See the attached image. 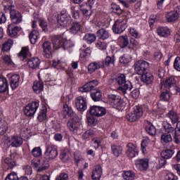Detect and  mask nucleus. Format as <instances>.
Here are the masks:
<instances>
[{
    "label": "nucleus",
    "mask_w": 180,
    "mask_h": 180,
    "mask_svg": "<svg viewBox=\"0 0 180 180\" xmlns=\"http://www.w3.org/2000/svg\"><path fill=\"white\" fill-rule=\"evenodd\" d=\"M126 29H127V19L124 16L119 17L115 21L112 27V30L115 34H122Z\"/></svg>",
    "instance_id": "obj_2"
},
{
    "label": "nucleus",
    "mask_w": 180,
    "mask_h": 180,
    "mask_svg": "<svg viewBox=\"0 0 180 180\" xmlns=\"http://www.w3.org/2000/svg\"><path fill=\"white\" fill-rule=\"evenodd\" d=\"M22 30V27L15 26L13 24H10L8 26L7 32H8V34L11 37H15V36H18V33Z\"/></svg>",
    "instance_id": "obj_26"
},
{
    "label": "nucleus",
    "mask_w": 180,
    "mask_h": 180,
    "mask_svg": "<svg viewBox=\"0 0 180 180\" xmlns=\"http://www.w3.org/2000/svg\"><path fill=\"white\" fill-rule=\"evenodd\" d=\"M144 127L146 131L149 134L150 136H155L157 134V129L148 120H146L144 122Z\"/></svg>",
    "instance_id": "obj_22"
},
{
    "label": "nucleus",
    "mask_w": 180,
    "mask_h": 180,
    "mask_svg": "<svg viewBox=\"0 0 180 180\" xmlns=\"http://www.w3.org/2000/svg\"><path fill=\"white\" fill-rule=\"evenodd\" d=\"M76 109L79 112H85L88 108V104L86 103V98L84 96H78L75 100Z\"/></svg>",
    "instance_id": "obj_12"
},
{
    "label": "nucleus",
    "mask_w": 180,
    "mask_h": 180,
    "mask_svg": "<svg viewBox=\"0 0 180 180\" xmlns=\"http://www.w3.org/2000/svg\"><path fill=\"white\" fill-rule=\"evenodd\" d=\"M115 56L112 55L111 56H109L107 53V56L103 60L100 61L101 63V66L103 68H105V67H110V65H115Z\"/></svg>",
    "instance_id": "obj_23"
},
{
    "label": "nucleus",
    "mask_w": 180,
    "mask_h": 180,
    "mask_svg": "<svg viewBox=\"0 0 180 180\" xmlns=\"http://www.w3.org/2000/svg\"><path fill=\"white\" fill-rule=\"evenodd\" d=\"M96 47L99 50H106L108 47V44L105 41H98L96 44Z\"/></svg>",
    "instance_id": "obj_58"
},
{
    "label": "nucleus",
    "mask_w": 180,
    "mask_h": 180,
    "mask_svg": "<svg viewBox=\"0 0 180 180\" xmlns=\"http://www.w3.org/2000/svg\"><path fill=\"white\" fill-rule=\"evenodd\" d=\"M46 117H47V108L44 107L42 109H41V110L39 111L37 116V120L39 122H43V120H46Z\"/></svg>",
    "instance_id": "obj_50"
},
{
    "label": "nucleus",
    "mask_w": 180,
    "mask_h": 180,
    "mask_svg": "<svg viewBox=\"0 0 180 180\" xmlns=\"http://www.w3.org/2000/svg\"><path fill=\"white\" fill-rule=\"evenodd\" d=\"M32 89L35 94H40V92H43L44 89V85L42 82H34Z\"/></svg>",
    "instance_id": "obj_45"
},
{
    "label": "nucleus",
    "mask_w": 180,
    "mask_h": 180,
    "mask_svg": "<svg viewBox=\"0 0 180 180\" xmlns=\"http://www.w3.org/2000/svg\"><path fill=\"white\" fill-rule=\"evenodd\" d=\"M175 154V150L174 149H167L161 153L162 158H165V160H169V158H172V155Z\"/></svg>",
    "instance_id": "obj_44"
},
{
    "label": "nucleus",
    "mask_w": 180,
    "mask_h": 180,
    "mask_svg": "<svg viewBox=\"0 0 180 180\" xmlns=\"http://www.w3.org/2000/svg\"><path fill=\"white\" fill-rule=\"evenodd\" d=\"M39 103L37 101H33L31 103H29L24 110V113L25 116L28 117H32L34 116L36 112H37V109H39Z\"/></svg>",
    "instance_id": "obj_7"
},
{
    "label": "nucleus",
    "mask_w": 180,
    "mask_h": 180,
    "mask_svg": "<svg viewBox=\"0 0 180 180\" xmlns=\"http://www.w3.org/2000/svg\"><path fill=\"white\" fill-rule=\"evenodd\" d=\"M42 47L44 56L46 57V58H51L52 54L51 43L49 41H46L43 44Z\"/></svg>",
    "instance_id": "obj_21"
},
{
    "label": "nucleus",
    "mask_w": 180,
    "mask_h": 180,
    "mask_svg": "<svg viewBox=\"0 0 180 180\" xmlns=\"http://www.w3.org/2000/svg\"><path fill=\"white\" fill-rule=\"evenodd\" d=\"M131 61V57L130 55H123L122 56L120 57V63L121 64H129Z\"/></svg>",
    "instance_id": "obj_56"
},
{
    "label": "nucleus",
    "mask_w": 180,
    "mask_h": 180,
    "mask_svg": "<svg viewBox=\"0 0 180 180\" xmlns=\"http://www.w3.org/2000/svg\"><path fill=\"white\" fill-rule=\"evenodd\" d=\"M63 112L64 113V117L65 119H67V116L68 117H70L72 119V117H77L78 116L75 112H74V110H72V108L68 104L65 103L63 106Z\"/></svg>",
    "instance_id": "obj_18"
},
{
    "label": "nucleus",
    "mask_w": 180,
    "mask_h": 180,
    "mask_svg": "<svg viewBox=\"0 0 180 180\" xmlns=\"http://www.w3.org/2000/svg\"><path fill=\"white\" fill-rule=\"evenodd\" d=\"M94 136H95V131L94 129H88L83 134L82 139L84 140H89V139L94 137Z\"/></svg>",
    "instance_id": "obj_54"
},
{
    "label": "nucleus",
    "mask_w": 180,
    "mask_h": 180,
    "mask_svg": "<svg viewBox=\"0 0 180 180\" xmlns=\"http://www.w3.org/2000/svg\"><path fill=\"white\" fill-rule=\"evenodd\" d=\"M30 40L32 44H36L37 43V40L39 37H40V33L37 30H32L29 35Z\"/></svg>",
    "instance_id": "obj_40"
},
{
    "label": "nucleus",
    "mask_w": 180,
    "mask_h": 180,
    "mask_svg": "<svg viewBox=\"0 0 180 180\" xmlns=\"http://www.w3.org/2000/svg\"><path fill=\"white\" fill-rule=\"evenodd\" d=\"M8 129V122L0 117V136H4Z\"/></svg>",
    "instance_id": "obj_41"
},
{
    "label": "nucleus",
    "mask_w": 180,
    "mask_h": 180,
    "mask_svg": "<svg viewBox=\"0 0 180 180\" xmlns=\"http://www.w3.org/2000/svg\"><path fill=\"white\" fill-rule=\"evenodd\" d=\"M45 155L49 157L50 160H54L58 155V150H57V146L48 143L46 145Z\"/></svg>",
    "instance_id": "obj_10"
},
{
    "label": "nucleus",
    "mask_w": 180,
    "mask_h": 180,
    "mask_svg": "<svg viewBox=\"0 0 180 180\" xmlns=\"http://www.w3.org/2000/svg\"><path fill=\"white\" fill-rule=\"evenodd\" d=\"M81 23L74 21L70 24L69 32L71 34H78L81 32Z\"/></svg>",
    "instance_id": "obj_24"
},
{
    "label": "nucleus",
    "mask_w": 180,
    "mask_h": 180,
    "mask_svg": "<svg viewBox=\"0 0 180 180\" xmlns=\"http://www.w3.org/2000/svg\"><path fill=\"white\" fill-rule=\"evenodd\" d=\"M88 112L91 116H96L97 117H101V116H104V115H106V109H105L103 107L98 105L91 106Z\"/></svg>",
    "instance_id": "obj_11"
},
{
    "label": "nucleus",
    "mask_w": 180,
    "mask_h": 180,
    "mask_svg": "<svg viewBox=\"0 0 180 180\" xmlns=\"http://www.w3.org/2000/svg\"><path fill=\"white\" fill-rule=\"evenodd\" d=\"M166 20L168 23H172L176 22L179 19V9L175 8L174 11L168 12L165 15Z\"/></svg>",
    "instance_id": "obj_17"
},
{
    "label": "nucleus",
    "mask_w": 180,
    "mask_h": 180,
    "mask_svg": "<svg viewBox=\"0 0 180 180\" xmlns=\"http://www.w3.org/2000/svg\"><path fill=\"white\" fill-rule=\"evenodd\" d=\"M2 60L4 64H7V65H13V61H12L11 56L5 55L4 56H3Z\"/></svg>",
    "instance_id": "obj_59"
},
{
    "label": "nucleus",
    "mask_w": 180,
    "mask_h": 180,
    "mask_svg": "<svg viewBox=\"0 0 180 180\" xmlns=\"http://www.w3.org/2000/svg\"><path fill=\"white\" fill-rule=\"evenodd\" d=\"M81 122V118L78 117H73L71 120L68 122V127L70 131L77 133L78 131V126Z\"/></svg>",
    "instance_id": "obj_13"
},
{
    "label": "nucleus",
    "mask_w": 180,
    "mask_h": 180,
    "mask_svg": "<svg viewBox=\"0 0 180 180\" xmlns=\"http://www.w3.org/2000/svg\"><path fill=\"white\" fill-rule=\"evenodd\" d=\"M148 159H139L135 161V167L138 171L146 172L148 169Z\"/></svg>",
    "instance_id": "obj_14"
},
{
    "label": "nucleus",
    "mask_w": 180,
    "mask_h": 180,
    "mask_svg": "<svg viewBox=\"0 0 180 180\" xmlns=\"http://www.w3.org/2000/svg\"><path fill=\"white\" fill-rule=\"evenodd\" d=\"M10 12V18L13 25H20L23 21V15L18 10L15 9V6L10 5L8 7Z\"/></svg>",
    "instance_id": "obj_4"
},
{
    "label": "nucleus",
    "mask_w": 180,
    "mask_h": 180,
    "mask_svg": "<svg viewBox=\"0 0 180 180\" xmlns=\"http://www.w3.org/2000/svg\"><path fill=\"white\" fill-rule=\"evenodd\" d=\"M172 136L171 134L165 133L161 135V142L163 144H168L169 143H172Z\"/></svg>",
    "instance_id": "obj_47"
},
{
    "label": "nucleus",
    "mask_w": 180,
    "mask_h": 180,
    "mask_svg": "<svg viewBox=\"0 0 180 180\" xmlns=\"http://www.w3.org/2000/svg\"><path fill=\"white\" fill-rule=\"evenodd\" d=\"M99 68H103L101 61L91 63L88 65V72L93 74V72H95L96 70H99Z\"/></svg>",
    "instance_id": "obj_36"
},
{
    "label": "nucleus",
    "mask_w": 180,
    "mask_h": 180,
    "mask_svg": "<svg viewBox=\"0 0 180 180\" xmlns=\"http://www.w3.org/2000/svg\"><path fill=\"white\" fill-rule=\"evenodd\" d=\"M96 36L100 40H108L110 37V33L105 28H101L97 31Z\"/></svg>",
    "instance_id": "obj_27"
},
{
    "label": "nucleus",
    "mask_w": 180,
    "mask_h": 180,
    "mask_svg": "<svg viewBox=\"0 0 180 180\" xmlns=\"http://www.w3.org/2000/svg\"><path fill=\"white\" fill-rule=\"evenodd\" d=\"M87 122L89 126L94 127L96 124V120H95V117H94V115L87 116Z\"/></svg>",
    "instance_id": "obj_61"
},
{
    "label": "nucleus",
    "mask_w": 180,
    "mask_h": 180,
    "mask_svg": "<svg viewBox=\"0 0 180 180\" xmlns=\"http://www.w3.org/2000/svg\"><path fill=\"white\" fill-rule=\"evenodd\" d=\"M126 155L129 158H134V157L139 155V148L137 146L132 143H129L127 145Z\"/></svg>",
    "instance_id": "obj_16"
},
{
    "label": "nucleus",
    "mask_w": 180,
    "mask_h": 180,
    "mask_svg": "<svg viewBox=\"0 0 180 180\" xmlns=\"http://www.w3.org/2000/svg\"><path fill=\"white\" fill-rule=\"evenodd\" d=\"M91 48H86L85 49H83V53H81V57L83 58H86L87 57H89L91 56Z\"/></svg>",
    "instance_id": "obj_62"
},
{
    "label": "nucleus",
    "mask_w": 180,
    "mask_h": 180,
    "mask_svg": "<svg viewBox=\"0 0 180 180\" xmlns=\"http://www.w3.org/2000/svg\"><path fill=\"white\" fill-rule=\"evenodd\" d=\"M144 111L142 105H135L133 108L132 112L127 115V119L129 122H137L140 117L143 116Z\"/></svg>",
    "instance_id": "obj_5"
},
{
    "label": "nucleus",
    "mask_w": 180,
    "mask_h": 180,
    "mask_svg": "<svg viewBox=\"0 0 180 180\" xmlns=\"http://www.w3.org/2000/svg\"><path fill=\"white\" fill-rule=\"evenodd\" d=\"M162 127L167 134L174 133L175 129L173 127V126L169 124L168 122H163L162 123Z\"/></svg>",
    "instance_id": "obj_51"
},
{
    "label": "nucleus",
    "mask_w": 180,
    "mask_h": 180,
    "mask_svg": "<svg viewBox=\"0 0 180 180\" xmlns=\"http://www.w3.org/2000/svg\"><path fill=\"white\" fill-rule=\"evenodd\" d=\"M52 43L53 44V47L55 49H63V50H65L67 49V42L65 39H63L61 35H54L52 37Z\"/></svg>",
    "instance_id": "obj_9"
},
{
    "label": "nucleus",
    "mask_w": 180,
    "mask_h": 180,
    "mask_svg": "<svg viewBox=\"0 0 180 180\" xmlns=\"http://www.w3.org/2000/svg\"><path fill=\"white\" fill-rule=\"evenodd\" d=\"M176 85V79L174 76L167 77L165 82L164 86L165 88H172V86H175Z\"/></svg>",
    "instance_id": "obj_37"
},
{
    "label": "nucleus",
    "mask_w": 180,
    "mask_h": 180,
    "mask_svg": "<svg viewBox=\"0 0 180 180\" xmlns=\"http://www.w3.org/2000/svg\"><path fill=\"white\" fill-rule=\"evenodd\" d=\"M132 88L133 85L131 84V82H130V81H126L119 87V90L124 95L125 94H127V91L130 92Z\"/></svg>",
    "instance_id": "obj_32"
},
{
    "label": "nucleus",
    "mask_w": 180,
    "mask_h": 180,
    "mask_svg": "<svg viewBox=\"0 0 180 180\" xmlns=\"http://www.w3.org/2000/svg\"><path fill=\"white\" fill-rule=\"evenodd\" d=\"M84 40L87 44H92V43L96 41V35L92 33H87L84 37Z\"/></svg>",
    "instance_id": "obj_46"
},
{
    "label": "nucleus",
    "mask_w": 180,
    "mask_h": 180,
    "mask_svg": "<svg viewBox=\"0 0 180 180\" xmlns=\"http://www.w3.org/2000/svg\"><path fill=\"white\" fill-rule=\"evenodd\" d=\"M156 32L160 37H168V36L171 35V31L167 27H158Z\"/></svg>",
    "instance_id": "obj_25"
},
{
    "label": "nucleus",
    "mask_w": 180,
    "mask_h": 180,
    "mask_svg": "<svg viewBox=\"0 0 180 180\" xmlns=\"http://www.w3.org/2000/svg\"><path fill=\"white\" fill-rule=\"evenodd\" d=\"M171 99V94L168 90H164L160 96V100L162 102H168Z\"/></svg>",
    "instance_id": "obj_48"
},
{
    "label": "nucleus",
    "mask_w": 180,
    "mask_h": 180,
    "mask_svg": "<svg viewBox=\"0 0 180 180\" xmlns=\"http://www.w3.org/2000/svg\"><path fill=\"white\" fill-rule=\"evenodd\" d=\"M87 8H85L82 6H80V11L83 15V16H84L85 18H86L87 19H89V18L91 17V15H92V7H91L90 6H86Z\"/></svg>",
    "instance_id": "obj_43"
},
{
    "label": "nucleus",
    "mask_w": 180,
    "mask_h": 180,
    "mask_svg": "<svg viewBox=\"0 0 180 180\" xmlns=\"http://www.w3.org/2000/svg\"><path fill=\"white\" fill-rule=\"evenodd\" d=\"M5 180H19V177L18 176V174L16 172H12L7 175Z\"/></svg>",
    "instance_id": "obj_60"
},
{
    "label": "nucleus",
    "mask_w": 180,
    "mask_h": 180,
    "mask_svg": "<svg viewBox=\"0 0 180 180\" xmlns=\"http://www.w3.org/2000/svg\"><path fill=\"white\" fill-rule=\"evenodd\" d=\"M31 154L32 155H33V157H35L36 158L39 157H41V154H42L41 148L40 147L34 148L31 151Z\"/></svg>",
    "instance_id": "obj_55"
},
{
    "label": "nucleus",
    "mask_w": 180,
    "mask_h": 180,
    "mask_svg": "<svg viewBox=\"0 0 180 180\" xmlns=\"http://www.w3.org/2000/svg\"><path fill=\"white\" fill-rule=\"evenodd\" d=\"M20 76L19 75H13L9 78V84L12 91H15L19 86Z\"/></svg>",
    "instance_id": "obj_20"
},
{
    "label": "nucleus",
    "mask_w": 180,
    "mask_h": 180,
    "mask_svg": "<svg viewBox=\"0 0 180 180\" xmlns=\"http://www.w3.org/2000/svg\"><path fill=\"white\" fill-rule=\"evenodd\" d=\"M165 180H176V176L173 173H168L165 175Z\"/></svg>",
    "instance_id": "obj_64"
},
{
    "label": "nucleus",
    "mask_w": 180,
    "mask_h": 180,
    "mask_svg": "<svg viewBox=\"0 0 180 180\" xmlns=\"http://www.w3.org/2000/svg\"><path fill=\"white\" fill-rule=\"evenodd\" d=\"M115 81L118 84L120 85V86H122V85H123V84L126 82V76H124L123 74H121L115 78Z\"/></svg>",
    "instance_id": "obj_57"
},
{
    "label": "nucleus",
    "mask_w": 180,
    "mask_h": 180,
    "mask_svg": "<svg viewBox=\"0 0 180 180\" xmlns=\"http://www.w3.org/2000/svg\"><path fill=\"white\" fill-rule=\"evenodd\" d=\"M11 141V147H15V148L20 147L23 144V139L19 136H12Z\"/></svg>",
    "instance_id": "obj_29"
},
{
    "label": "nucleus",
    "mask_w": 180,
    "mask_h": 180,
    "mask_svg": "<svg viewBox=\"0 0 180 180\" xmlns=\"http://www.w3.org/2000/svg\"><path fill=\"white\" fill-rule=\"evenodd\" d=\"M122 176L125 180H134V178H136V174L134 173V172L129 170L124 172Z\"/></svg>",
    "instance_id": "obj_52"
},
{
    "label": "nucleus",
    "mask_w": 180,
    "mask_h": 180,
    "mask_svg": "<svg viewBox=\"0 0 180 180\" xmlns=\"http://www.w3.org/2000/svg\"><path fill=\"white\" fill-rule=\"evenodd\" d=\"M12 46H13V40L8 39L2 45V51H10L11 49H12Z\"/></svg>",
    "instance_id": "obj_49"
},
{
    "label": "nucleus",
    "mask_w": 180,
    "mask_h": 180,
    "mask_svg": "<svg viewBox=\"0 0 180 180\" xmlns=\"http://www.w3.org/2000/svg\"><path fill=\"white\" fill-rule=\"evenodd\" d=\"M167 117L171 120L172 124H176V122H178L180 119L178 112L172 110L169 111V112L167 114Z\"/></svg>",
    "instance_id": "obj_30"
},
{
    "label": "nucleus",
    "mask_w": 180,
    "mask_h": 180,
    "mask_svg": "<svg viewBox=\"0 0 180 180\" xmlns=\"http://www.w3.org/2000/svg\"><path fill=\"white\" fill-rule=\"evenodd\" d=\"M141 81L146 85H153L154 83V75L150 72H146L141 75Z\"/></svg>",
    "instance_id": "obj_19"
},
{
    "label": "nucleus",
    "mask_w": 180,
    "mask_h": 180,
    "mask_svg": "<svg viewBox=\"0 0 180 180\" xmlns=\"http://www.w3.org/2000/svg\"><path fill=\"white\" fill-rule=\"evenodd\" d=\"M176 127L174 128V132L173 133V139L175 144H179L180 143V120L177 121Z\"/></svg>",
    "instance_id": "obj_28"
},
{
    "label": "nucleus",
    "mask_w": 180,
    "mask_h": 180,
    "mask_svg": "<svg viewBox=\"0 0 180 180\" xmlns=\"http://www.w3.org/2000/svg\"><path fill=\"white\" fill-rule=\"evenodd\" d=\"M111 151L114 157H120V155H122V153H123V148L120 145L112 144Z\"/></svg>",
    "instance_id": "obj_31"
},
{
    "label": "nucleus",
    "mask_w": 180,
    "mask_h": 180,
    "mask_svg": "<svg viewBox=\"0 0 180 180\" xmlns=\"http://www.w3.org/2000/svg\"><path fill=\"white\" fill-rule=\"evenodd\" d=\"M118 44L121 49H124L129 46V37L125 35H122L118 38Z\"/></svg>",
    "instance_id": "obj_39"
},
{
    "label": "nucleus",
    "mask_w": 180,
    "mask_h": 180,
    "mask_svg": "<svg viewBox=\"0 0 180 180\" xmlns=\"http://www.w3.org/2000/svg\"><path fill=\"white\" fill-rule=\"evenodd\" d=\"M9 89V84H8V79L6 77H0V94H4Z\"/></svg>",
    "instance_id": "obj_34"
},
{
    "label": "nucleus",
    "mask_w": 180,
    "mask_h": 180,
    "mask_svg": "<svg viewBox=\"0 0 180 180\" xmlns=\"http://www.w3.org/2000/svg\"><path fill=\"white\" fill-rule=\"evenodd\" d=\"M110 9L112 13L116 15L117 16H120V15H123V9H121L120 6L117 5L115 3H112L110 5Z\"/></svg>",
    "instance_id": "obj_38"
},
{
    "label": "nucleus",
    "mask_w": 180,
    "mask_h": 180,
    "mask_svg": "<svg viewBox=\"0 0 180 180\" xmlns=\"http://www.w3.org/2000/svg\"><path fill=\"white\" fill-rule=\"evenodd\" d=\"M102 176V167L101 165H97L95 169L93 171L91 174V178L94 180H100Z\"/></svg>",
    "instance_id": "obj_35"
},
{
    "label": "nucleus",
    "mask_w": 180,
    "mask_h": 180,
    "mask_svg": "<svg viewBox=\"0 0 180 180\" xmlns=\"http://www.w3.org/2000/svg\"><path fill=\"white\" fill-rule=\"evenodd\" d=\"M90 96L94 102H99L101 98H102V92L99 89L93 90L90 94Z\"/></svg>",
    "instance_id": "obj_42"
},
{
    "label": "nucleus",
    "mask_w": 180,
    "mask_h": 180,
    "mask_svg": "<svg viewBox=\"0 0 180 180\" xmlns=\"http://www.w3.org/2000/svg\"><path fill=\"white\" fill-rule=\"evenodd\" d=\"M108 102L112 108L117 109V110H122L124 106V101L122 99V97L116 94H110L108 96Z\"/></svg>",
    "instance_id": "obj_3"
},
{
    "label": "nucleus",
    "mask_w": 180,
    "mask_h": 180,
    "mask_svg": "<svg viewBox=\"0 0 180 180\" xmlns=\"http://www.w3.org/2000/svg\"><path fill=\"white\" fill-rule=\"evenodd\" d=\"M99 82L96 80H91L86 83L82 87L79 89L80 92H91V91H95V88L98 86Z\"/></svg>",
    "instance_id": "obj_15"
},
{
    "label": "nucleus",
    "mask_w": 180,
    "mask_h": 180,
    "mask_svg": "<svg viewBox=\"0 0 180 180\" xmlns=\"http://www.w3.org/2000/svg\"><path fill=\"white\" fill-rule=\"evenodd\" d=\"M148 62L146 60H138L134 64V70L139 75H143V74L146 73V71H147V68L149 67Z\"/></svg>",
    "instance_id": "obj_8"
},
{
    "label": "nucleus",
    "mask_w": 180,
    "mask_h": 180,
    "mask_svg": "<svg viewBox=\"0 0 180 180\" xmlns=\"http://www.w3.org/2000/svg\"><path fill=\"white\" fill-rule=\"evenodd\" d=\"M71 15L65 11H62L60 15L58 16V23L60 24L62 27H67L71 25Z\"/></svg>",
    "instance_id": "obj_6"
},
{
    "label": "nucleus",
    "mask_w": 180,
    "mask_h": 180,
    "mask_svg": "<svg viewBox=\"0 0 180 180\" xmlns=\"http://www.w3.org/2000/svg\"><path fill=\"white\" fill-rule=\"evenodd\" d=\"M30 56L32 54H30V51H29V46H23L18 53V58L21 61H27L29 68H31V70H39L41 63L40 59L37 57L29 58Z\"/></svg>",
    "instance_id": "obj_1"
},
{
    "label": "nucleus",
    "mask_w": 180,
    "mask_h": 180,
    "mask_svg": "<svg viewBox=\"0 0 180 180\" xmlns=\"http://www.w3.org/2000/svg\"><path fill=\"white\" fill-rule=\"evenodd\" d=\"M4 162L6 164V167H7V169H13L15 167H17L16 160H15V159H13L12 156L6 158L4 160Z\"/></svg>",
    "instance_id": "obj_33"
},
{
    "label": "nucleus",
    "mask_w": 180,
    "mask_h": 180,
    "mask_svg": "<svg viewBox=\"0 0 180 180\" xmlns=\"http://www.w3.org/2000/svg\"><path fill=\"white\" fill-rule=\"evenodd\" d=\"M174 67L176 71H180V57H176L174 60Z\"/></svg>",
    "instance_id": "obj_63"
},
{
    "label": "nucleus",
    "mask_w": 180,
    "mask_h": 180,
    "mask_svg": "<svg viewBox=\"0 0 180 180\" xmlns=\"http://www.w3.org/2000/svg\"><path fill=\"white\" fill-rule=\"evenodd\" d=\"M37 19L39 22V25L40 27H41L44 32H47V30H49V28H48L49 24L47 23V21L41 18H37Z\"/></svg>",
    "instance_id": "obj_53"
}]
</instances>
